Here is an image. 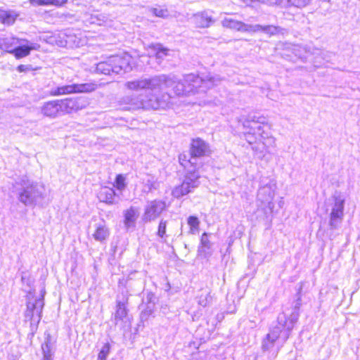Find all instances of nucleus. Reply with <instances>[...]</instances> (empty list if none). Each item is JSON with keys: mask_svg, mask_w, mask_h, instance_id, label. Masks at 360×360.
I'll use <instances>...</instances> for the list:
<instances>
[{"mask_svg": "<svg viewBox=\"0 0 360 360\" xmlns=\"http://www.w3.org/2000/svg\"><path fill=\"white\" fill-rule=\"evenodd\" d=\"M221 81L219 75L209 74L200 77L195 74H188L182 80L174 75H160L148 79H141L129 81L126 86L132 91L150 90L158 91V94H151L145 98L134 94L124 96L120 100V105L129 110L138 109L158 110L167 108L170 103L172 96L168 92L161 93L167 89H172L176 96H191L200 93H205L208 89L218 85Z\"/></svg>", "mask_w": 360, "mask_h": 360, "instance_id": "1", "label": "nucleus"}, {"mask_svg": "<svg viewBox=\"0 0 360 360\" xmlns=\"http://www.w3.org/2000/svg\"><path fill=\"white\" fill-rule=\"evenodd\" d=\"M301 290L302 286L300 287L297 292V298L294 305L292 312L288 315L285 312L278 314L276 325L273 326L270 333L266 336L262 342L263 351L272 352V356L276 357L278 348H274L276 341L281 338L283 341L289 338L290 333L294 327V325L297 321L299 318V310L301 303Z\"/></svg>", "mask_w": 360, "mask_h": 360, "instance_id": "2", "label": "nucleus"}, {"mask_svg": "<svg viewBox=\"0 0 360 360\" xmlns=\"http://www.w3.org/2000/svg\"><path fill=\"white\" fill-rule=\"evenodd\" d=\"M131 56L127 53L111 56L105 60L97 63L94 72L109 76L123 75L131 70Z\"/></svg>", "mask_w": 360, "mask_h": 360, "instance_id": "3", "label": "nucleus"}, {"mask_svg": "<svg viewBox=\"0 0 360 360\" xmlns=\"http://www.w3.org/2000/svg\"><path fill=\"white\" fill-rule=\"evenodd\" d=\"M17 190L18 200L25 206H33L44 198L45 188L38 182L23 177Z\"/></svg>", "mask_w": 360, "mask_h": 360, "instance_id": "4", "label": "nucleus"}, {"mask_svg": "<svg viewBox=\"0 0 360 360\" xmlns=\"http://www.w3.org/2000/svg\"><path fill=\"white\" fill-rule=\"evenodd\" d=\"M239 122H242L243 129L250 134H257L264 139H269V133L266 131L269 127L264 116L259 113H250L245 120H239Z\"/></svg>", "mask_w": 360, "mask_h": 360, "instance_id": "5", "label": "nucleus"}, {"mask_svg": "<svg viewBox=\"0 0 360 360\" xmlns=\"http://www.w3.org/2000/svg\"><path fill=\"white\" fill-rule=\"evenodd\" d=\"M97 89L94 83L72 84L51 87L49 94L52 96H59L70 94L90 93Z\"/></svg>", "mask_w": 360, "mask_h": 360, "instance_id": "6", "label": "nucleus"}, {"mask_svg": "<svg viewBox=\"0 0 360 360\" xmlns=\"http://www.w3.org/2000/svg\"><path fill=\"white\" fill-rule=\"evenodd\" d=\"M333 201L329 214L328 226L330 231L339 229L344 217L345 199L340 195H334Z\"/></svg>", "mask_w": 360, "mask_h": 360, "instance_id": "7", "label": "nucleus"}, {"mask_svg": "<svg viewBox=\"0 0 360 360\" xmlns=\"http://www.w3.org/2000/svg\"><path fill=\"white\" fill-rule=\"evenodd\" d=\"M165 202L160 200H154L147 202L144 208L142 219L145 223L155 221L165 210Z\"/></svg>", "mask_w": 360, "mask_h": 360, "instance_id": "8", "label": "nucleus"}, {"mask_svg": "<svg viewBox=\"0 0 360 360\" xmlns=\"http://www.w3.org/2000/svg\"><path fill=\"white\" fill-rule=\"evenodd\" d=\"M44 296L35 299L34 302H27V310L25 311L26 319H29L32 323H39L41 319L42 309L44 307Z\"/></svg>", "mask_w": 360, "mask_h": 360, "instance_id": "9", "label": "nucleus"}, {"mask_svg": "<svg viewBox=\"0 0 360 360\" xmlns=\"http://www.w3.org/2000/svg\"><path fill=\"white\" fill-rule=\"evenodd\" d=\"M210 146L204 140L197 138L192 140L190 147L189 162L193 163L198 158L207 156L210 153Z\"/></svg>", "mask_w": 360, "mask_h": 360, "instance_id": "10", "label": "nucleus"}, {"mask_svg": "<svg viewBox=\"0 0 360 360\" xmlns=\"http://www.w3.org/2000/svg\"><path fill=\"white\" fill-rule=\"evenodd\" d=\"M127 299L123 298L122 300H117L116 311L115 313V325L120 324L122 328L130 326V319L128 315V309L127 308Z\"/></svg>", "mask_w": 360, "mask_h": 360, "instance_id": "11", "label": "nucleus"}, {"mask_svg": "<svg viewBox=\"0 0 360 360\" xmlns=\"http://www.w3.org/2000/svg\"><path fill=\"white\" fill-rule=\"evenodd\" d=\"M155 301V294L151 292H147L146 297L143 299L142 303L139 306V309L141 310L140 318L142 322L146 321L153 314Z\"/></svg>", "mask_w": 360, "mask_h": 360, "instance_id": "12", "label": "nucleus"}, {"mask_svg": "<svg viewBox=\"0 0 360 360\" xmlns=\"http://www.w3.org/2000/svg\"><path fill=\"white\" fill-rule=\"evenodd\" d=\"M41 113L46 117L54 119L63 115L60 100L45 102L40 108Z\"/></svg>", "mask_w": 360, "mask_h": 360, "instance_id": "13", "label": "nucleus"}, {"mask_svg": "<svg viewBox=\"0 0 360 360\" xmlns=\"http://www.w3.org/2000/svg\"><path fill=\"white\" fill-rule=\"evenodd\" d=\"M20 43L15 46L12 51V54L18 59L28 56L31 51L38 50L40 47L38 44L30 42L27 39H20Z\"/></svg>", "mask_w": 360, "mask_h": 360, "instance_id": "14", "label": "nucleus"}, {"mask_svg": "<svg viewBox=\"0 0 360 360\" xmlns=\"http://www.w3.org/2000/svg\"><path fill=\"white\" fill-rule=\"evenodd\" d=\"M60 101L63 115L76 112L85 107L84 101L81 98H71Z\"/></svg>", "mask_w": 360, "mask_h": 360, "instance_id": "15", "label": "nucleus"}, {"mask_svg": "<svg viewBox=\"0 0 360 360\" xmlns=\"http://www.w3.org/2000/svg\"><path fill=\"white\" fill-rule=\"evenodd\" d=\"M274 196V191L272 186L269 184H266L260 187L257 192V201L261 202L262 204H267L269 209L274 207L272 200Z\"/></svg>", "mask_w": 360, "mask_h": 360, "instance_id": "16", "label": "nucleus"}, {"mask_svg": "<svg viewBox=\"0 0 360 360\" xmlns=\"http://www.w3.org/2000/svg\"><path fill=\"white\" fill-rule=\"evenodd\" d=\"M95 231L92 234L94 239L100 243L105 241L110 236V230L105 221L101 220L95 225Z\"/></svg>", "mask_w": 360, "mask_h": 360, "instance_id": "17", "label": "nucleus"}, {"mask_svg": "<svg viewBox=\"0 0 360 360\" xmlns=\"http://www.w3.org/2000/svg\"><path fill=\"white\" fill-rule=\"evenodd\" d=\"M147 51L150 57L155 56L158 62L160 63L164 58L168 56L169 50L162 44L157 43L148 45Z\"/></svg>", "mask_w": 360, "mask_h": 360, "instance_id": "18", "label": "nucleus"}, {"mask_svg": "<svg viewBox=\"0 0 360 360\" xmlns=\"http://www.w3.org/2000/svg\"><path fill=\"white\" fill-rule=\"evenodd\" d=\"M222 25L238 31L251 32L252 25L245 24L241 21L236 20L233 18H225L222 20Z\"/></svg>", "mask_w": 360, "mask_h": 360, "instance_id": "19", "label": "nucleus"}, {"mask_svg": "<svg viewBox=\"0 0 360 360\" xmlns=\"http://www.w3.org/2000/svg\"><path fill=\"white\" fill-rule=\"evenodd\" d=\"M139 215V209L133 206L124 211V224L127 229L135 227L136 221Z\"/></svg>", "mask_w": 360, "mask_h": 360, "instance_id": "20", "label": "nucleus"}, {"mask_svg": "<svg viewBox=\"0 0 360 360\" xmlns=\"http://www.w3.org/2000/svg\"><path fill=\"white\" fill-rule=\"evenodd\" d=\"M116 193L113 188L109 187L102 188L98 193V198L101 202L108 205H113L115 200Z\"/></svg>", "mask_w": 360, "mask_h": 360, "instance_id": "21", "label": "nucleus"}, {"mask_svg": "<svg viewBox=\"0 0 360 360\" xmlns=\"http://www.w3.org/2000/svg\"><path fill=\"white\" fill-rule=\"evenodd\" d=\"M20 43L19 38L12 36L0 37V49L12 53L13 49Z\"/></svg>", "mask_w": 360, "mask_h": 360, "instance_id": "22", "label": "nucleus"}, {"mask_svg": "<svg viewBox=\"0 0 360 360\" xmlns=\"http://www.w3.org/2000/svg\"><path fill=\"white\" fill-rule=\"evenodd\" d=\"M194 21L199 27H208L214 20L207 11H203L194 15Z\"/></svg>", "mask_w": 360, "mask_h": 360, "instance_id": "23", "label": "nucleus"}, {"mask_svg": "<svg viewBox=\"0 0 360 360\" xmlns=\"http://www.w3.org/2000/svg\"><path fill=\"white\" fill-rule=\"evenodd\" d=\"M212 243L208 239V234L203 233L200 238V245L198 247V252L200 256L207 257L211 255Z\"/></svg>", "mask_w": 360, "mask_h": 360, "instance_id": "24", "label": "nucleus"}, {"mask_svg": "<svg viewBox=\"0 0 360 360\" xmlns=\"http://www.w3.org/2000/svg\"><path fill=\"white\" fill-rule=\"evenodd\" d=\"M200 176L199 172L193 167V169L186 172L183 182H186L190 187L195 189L200 185Z\"/></svg>", "mask_w": 360, "mask_h": 360, "instance_id": "25", "label": "nucleus"}, {"mask_svg": "<svg viewBox=\"0 0 360 360\" xmlns=\"http://www.w3.org/2000/svg\"><path fill=\"white\" fill-rule=\"evenodd\" d=\"M281 27L274 25H252L251 32H262L269 36L276 35L281 31Z\"/></svg>", "mask_w": 360, "mask_h": 360, "instance_id": "26", "label": "nucleus"}, {"mask_svg": "<svg viewBox=\"0 0 360 360\" xmlns=\"http://www.w3.org/2000/svg\"><path fill=\"white\" fill-rule=\"evenodd\" d=\"M43 358L41 360H53L52 342L50 334H46L44 342L41 344Z\"/></svg>", "mask_w": 360, "mask_h": 360, "instance_id": "27", "label": "nucleus"}, {"mask_svg": "<svg viewBox=\"0 0 360 360\" xmlns=\"http://www.w3.org/2000/svg\"><path fill=\"white\" fill-rule=\"evenodd\" d=\"M196 299L199 305L205 307L212 302V297L210 295V290L206 288H202L200 290Z\"/></svg>", "mask_w": 360, "mask_h": 360, "instance_id": "28", "label": "nucleus"}, {"mask_svg": "<svg viewBox=\"0 0 360 360\" xmlns=\"http://www.w3.org/2000/svg\"><path fill=\"white\" fill-rule=\"evenodd\" d=\"M18 15L13 11L0 10V22L6 25L13 24Z\"/></svg>", "mask_w": 360, "mask_h": 360, "instance_id": "29", "label": "nucleus"}, {"mask_svg": "<svg viewBox=\"0 0 360 360\" xmlns=\"http://www.w3.org/2000/svg\"><path fill=\"white\" fill-rule=\"evenodd\" d=\"M68 0H29L30 4L33 6H61L67 3Z\"/></svg>", "mask_w": 360, "mask_h": 360, "instance_id": "30", "label": "nucleus"}, {"mask_svg": "<svg viewBox=\"0 0 360 360\" xmlns=\"http://www.w3.org/2000/svg\"><path fill=\"white\" fill-rule=\"evenodd\" d=\"M194 189L190 187L186 182H182L181 185L176 186L172 191V195L174 198H179L188 193L192 192Z\"/></svg>", "mask_w": 360, "mask_h": 360, "instance_id": "31", "label": "nucleus"}, {"mask_svg": "<svg viewBox=\"0 0 360 360\" xmlns=\"http://www.w3.org/2000/svg\"><path fill=\"white\" fill-rule=\"evenodd\" d=\"M188 224L190 226V233L195 234L199 231L200 221L195 216H190L187 220Z\"/></svg>", "mask_w": 360, "mask_h": 360, "instance_id": "32", "label": "nucleus"}, {"mask_svg": "<svg viewBox=\"0 0 360 360\" xmlns=\"http://www.w3.org/2000/svg\"><path fill=\"white\" fill-rule=\"evenodd\" d=\"M311 0H283V6H295L302 8L309 4Z\"/></svg>", "mask_w": 360, "mask_h": 360, "instance_id": "33", "label": "nucleus"}, {"mask_svg": "<svg viewBox=\"0 0 360 360\" xmlns=\"http://www.w3.org/2000/svg\"><path fill=\"white\" fill-rule=\"evenodd\" d=\"M114 186L119 191H122L127 187L126 178L123 174H117L115 177Z\"/></svg>", "mask_w": 360, "mask_h": 360, "instance_id": "34", "label": "nucleus"}, {"mask_svg": "<svg viewBox=\"0 0 360 360\" xmlns=\"http://www.w3.org/2000/svg\"><path fill=\"white\" fill-rule=\"evenodd\" d=\"M110 349L111 346L110 343H105L98 353L97 360H106L110 354Z\"/></svg>", "mask_w": 360, "mask_h": 360, "instance_id": "35", "label": "nucleus"}, {"mask_svg": "<svg viewBox=\"0 0 360 360\" xmlns=\"http://www.w3.org/2000/svg\"><path fill=\"white\" fill-rule=\"evenodd\" d=\"M167 221L164 219H161L160 221L157 235L161 238H165L166 236V228H167Z\"/></svg>", "mask_w": 360, "mask_h": 360, "instance_id": "36", "label": "nucleus"}, {"mask_svg": "<svg viewBox=\"0 0 360 360\" xmlns=\"http://www.w3.org/2000/svg\"><path fill=\"white\" fill-rule=\"evenodd\" d=\"M105 16L102 15H91L89 19V22L91 24L101 25L103 22H105Z\"/></svg>", "mask_w": 360, "mask_h": 360, "instance_id": "37", "label": "nucleus"}, {"mask_svg": "<svg viewBox=\"0 0 360 360\" xmlns=\"http://www.w3.org/2000/svg\"><path fill=\"white\" fill-rule=\"evenodd\" d=\"M21 281L23 285H26L29 288H30L33 283V281L31 278L30 274L27 271L22 272Z\"/></svg>", "mask_w": 360, "mask_h": 360, "instance_id": "38", "label": "nucleus"}, {"mask_svg": "<svg viewBox=\"0 0 360 360\" xmlns=\"http://www.w3.org/2000/svg\"><path fill=\"white\" fill-rule=\"evenodd\" d=\"M179 162L180 164L184 167L185 168L187 167V165L190 164L191 166H193V165L195 164V162H194V160H193V163L190 162L188 160H189V158H188V156L185 154H181L179 155Z\"/></svg>", "mask_w": 360, "mask_h": 360, "instance_id": "39", "label": "nucleus"}, {"mask_svg": "<svg viewBox=\"0 0 360 360\" xmlns=\"http://www.w3.org/2000/svg\"><path fill=\"white\" fill-rule=\"evenodd\" d=\"M259 2L269 5H280L283 6V0H259Z\"/></svg>", "mask_w": 360, "mask_h": 360, "instance_id": "40", "label": "nucleus"}, {"mask_svg": "<svg viewBox=\"0 0 360 360\" xmlns=\"http://www.w3.org/2000/svg\"><path fill=\"white\" fill-rule=\"evenodd\" d=\"M153 13L158 17H165L167 14V11L160 8H155L153 9Z\"/></svg>", "mask_w": 360, "mask_h": 360, "instance_id": "41", "label": "nucleus"}, {"mask_svg": "<svg viewBox=\"0 0 360 360\" xmlns=\"http://www.w3.org/2000/svg\"><path fill=\"white\" fill-rule=\"evenodd\" d=\"M245 136L246 141L250 144H253L255 142L256 138H255L254 134H250L249 132L245 131Z\"/></svg>", "mask_w": 360, "mask_h": 360, "instance_id": "42", "label": "nucleus"}, {"mask_svg": "<svg viewBox=\"0 0 360 360\" xmlns=\"http://www.w3.org/2000/svg\"><path fill=\"white\" fill-rule=\"evenodd\" d=\"M30 70H31L30 66L26 65H20L17 68V70L19 72H27Z\"/></svg>", "mask_w": 360, "mask_h": 360, "instance_id": "43", "label": "nucleus"}, {"mask_svg": "<svg viewBox=\"0 0 360 360\" xmlns=\"http://www.w3.org/2000/svg\"><path fill=\"white\" fill-rule=\"evenodd\" d=\"M153 184L154 182L151 181L150 180H148L146 183V185L148 186L149 190H151L152 188H155Z\"/></svg>", "mask_w": 360, "mask_h": 360, "instance_id": "44", "label": "nucleus"}, {"mask_svg": "<svg viewBox=\"0 0 360 360\" xmlns=\"http://www.w3.org/2000/svg\"><path fill=\"white\" fill-rule=\"evenodd\" d=\"M264 143H262L261 145L262 148H264ZM252 148L255 150H261V152H262V150H261L260 144H258L257 146H252Z\"/></svg>", "mask_w": 360, "mask_h": 360, "instance_id": "45", "label": "nucleus"}, {"mask_svg": "<svg viewBox=\"0 0 360 360\" xmlns=\"http://www.w3.org/2000/svg\"><path fill=\"white\" fill-rule=\"evenodd\" d=\"M243 1L248 4V3H252V2H254V1H259V0H242Z\"/></svg>", "mask_w": 360, "mask_h": 360, "instance_id": "46", "label": "nucleus"}, {"mask_svg": "<svg viewBox=\"0 0 360 360\" xmlns=\"http://www.w3.org/2000/svg\"><path fill=\"white\" fill-rule=\"evenodd\" d=\"M61 46H66V42L64 44L63 41H60V44Z\"/></svg>", "mask_w": 360, "mask_h": 360, "instance_id": "47", "label": "nucleus"}, {"mask_svg": "<svg viewBox=\"0 0 360 360\" xmlns=\"http://www.w3.org/2000/svg\"><path fill=\"white\" fill-rule=\"evenodd\" d=\"M330 1V0H323V1H324V2H326L327 4H329Z\"/></svg>", "mask_w": 360, "mask_h": 360, "instance_id": "48", "label": "nucleus"}]
</instances>
